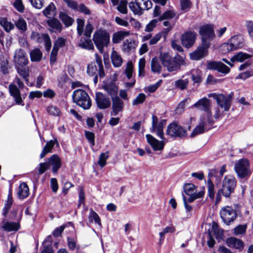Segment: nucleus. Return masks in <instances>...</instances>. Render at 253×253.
I'll return each mask as SVG.
<instances>
[{
    "label": "nucleus",
    "mask_w": 253,
    "mask_h": 253,
    "mask_svg": "<svg viewBox=\"0 0 253 253\" xmlns=\"http://www.w3.org/2000/svg\"><path fill=\"white\" fill-rule=\"evenodd\" d=\"M236 185V180L232 175L225 176L222 182V186L219 188L216 194L215 203L217 204L221 201V196L225 198H229L234 192Z\"/></svg>",
    "instance_id": "nucleus-1"
},
{
    "label": "nucleus",
    "mask_w": 253,
    "mask_h": 253,
    "mask_svg": "<svg viewBox=\"0 0 253 253\" xmlns=\"http://www.w3.org/2000/svg\"><path fill=\"white\" fill-rule=\"evenodd\" d=\"M160 59L162 65L167 68L169 72L176 71L180 69V67L184 64L183 58L178 55L171 57L169 52L161 53Z\"/></svg>",
    "instance_id": "nucleus-2"
},
{
    "label": "nucleus",
    "mask_w": 253,
    "mask_h": 253,
    "mask_svg": "<svg viewBox=\"0 0 253 253\" xmlns=\"http://www.w3.org/2000/svg\"><path fill=\"white\" fill-rule=\"evenodd\" d=\"M92 40L99 52L102 53L104 48L110 43V35L105 30L98 29L94 33Z\"/></svg>",
    "instance_id": "nucleus-3"
},
{
    "label": "nucleus",
    "mask_w": 253,
    "mask_h": 253,
    "mask_svg": "<svg viewBox=\"0 0 253 253\" xmlns=\"http://www.w3.org/2000/svg\"><path fill=\"white\" fill-rule=\"evenodd\" d=\"M73 101L84 109H88L91 106V101L88 94L83 89L75 90L73 93Z\"/></svg>",
    "instance_id": "nucleus-4"
},
{
    "label": "nucleus",
    "mask_w": 253,
    "mask_h": 253,
    "mask_svg": "<svg viewBox=\"0 0 253 253\" xmlns=\"http://www.w3.org/2000/svg\"><path fill=\"white\" fill-rule=\"evenodd\" d=\"M234 169L240 178L248 177L251 174L249 162L246 159L238 161L235 165Z\"/></svg>",
    "instance_id": "nucleus-5"
},
{
    "label": "nucleus",
    "mask_w": 253,
    "mask_h": 253,
    "mask_svg": "<svg viewBox=\"0 0 253 253\" xmlns=\"http://www.w3.org/2000/svg\"><path fill=\"white\" fill-rule=\"evenodd\" d=\"M209 97H212L215 99L218 105L223 109L224 111H228L231 107L232 101V96L231 94L227 95L223 94H216L212 93L208 94Z\"/></svg>",
    "instance_id": "nucleus-6"
},
{
    "label": "nucleus",
    "mask_w": 253,
    "mask_h": 253,
    "mask_svg": "<svg viewBox=\"0 0 253 253\" xmlns=\"http://www.w3.org/2000/svg\"><path fill=\"white\" fill-rule=\"evenodd\" d=\"M199 34L202 36V42L208 43L211 45V41L215 38L214 26L212 24H207L200 28Z\"/></svg>",
    "instance_id": "nucleus-7"
},
{
    "label": "nucleus",
    "mask_w": 253,
    "mask_h": 253,
    "mask_svg": "<svg viewBox=\"0 0 253 253\" xmlns=\"http://www.w3.org/2000/svg\"><path fill=\"white\" fill-rule=\"evenodd\" d=\"M166 124V120L159 121L156 115H153L152 116V127L150 128V131L151 132L156 131L157 136L161 139H164L163 128Z\"/></svg>",
    "instance_id": "nucleus-8"
},
{
    "label": "nucleus",
    "mask_w": 253,
    "mask_h": 253,
    "mask_svg": "<svg viewBox=\"0 0 253 253\" xmlns=\"http://www.w3.org/2000/svg\"><path fill=\"white\" fill-rule=\"evenodd\" d=\"M220 214L223 222L226 225H229L237 217L236 211L230 206H226L222 208Z\"/></svg>",
    "instance_id": "nucleus-9"
},
{
    "label": "nucleus",
    "mask_w": 253,
    "mask_h": 253,
    "mask_svg": "<svg viewBox=\"0 0 253 253\" xmlns=\"http://www.w3.org/2000/svg\"><path fill=\"white\" fill-rule=\"evenodd\" d=\"M167 134L175 137H182L187 135L186 129L175 122L168 126Z\"/></svg>",
    "instance_id": "nucleus-10"
},
{
    "label": "nucleus",
    "mask_w": 253,
    "mask_h": 253,
    "mask_svg": "<svg viewBox=\"0 0 253 253\" xmlns=\"http://www.w3.org/2000/svg\"><path fill=\"white\" fill-rule=\"evenodd\" d=\"M211 106V100L206 97H203L197 101L193 105V107L198 110L203 111L206 113L207 114L208 118H212Z\"/></svg>",
    "instance_id": "nucleus-11"
},
{
    "label": "nucleus",
    "mask_w": 253,
    "mask_h": 253,
    "mask_svg": "<svg viewBox=\"0 0 253 253\" xmlns=\"http://www.w3.org/2000/svg\"><path fill=\"white\" fill-rule=\"evenodd\" d=\"M31 40L38 43L44 42L46 50H50L51 47V41L49 35L47 34H41L38 32H33L31 35Z\"/></svg>",
    "instance_id": "nucleus-12"
},
{
    "label": "nucleus",
    "mask_w": 253,
    "mask_h": 253,
    "mask_svg": "<svg viewBox=\"0 0 253 253\" xmlns=\"http://www.w3.org/2000/svg\"><path fill=\"white\" fill-rule=\"evenodd\" d=\"M212 118L201 117L200 118V122L193 130L192 134H198L203 133L211 129L212 125L213 123Z\"/></svg>",
    "instance_id": "nucleus-13"
},
{
    "label": "nucleus",
    "mask_w": 253,
    "mask_h": 253,
    "mask_svg": "<svg viewBox=\"0 0 253 253\" xmlns=\"http://www.w3.org/2000/svg\"><path fill=\"white\" fill-rule=\"evenodd\" d=\"M211 45L206 42H202L197 49L190 53V57L192 60H198L206 56L208 54V49Z\"/></svg>",
    "instance_id": "nucleus-14"
},
{
    "label": "nucleus",
    "mask_w": 253,
    "mask_h": 253,
    "mask_svg": "<svg viewBox=\"0 0 253 253\" xmlns=\"http://www.w3.org/2000/svg\"><path fill=\"white\" fill-rule=\"evenodd\" d=\"M95 100L97 107L100 109H105L111 106L110 98L101 92L96 93Z\"/></svg>",
    "instance_id": "nucleus-15"
},
{
    "label": "nucleus",
    "mask_w": 253,
    "mask_h": 253,
    "mask_svg": "<svg viewBox=\"0 0 253 253\" xmlns=\"http://www.w3.org/2000/svg\"><path fill=\"white\" fill-rule=\"evenodd\" d=\"M14 62L15 66L27 65L28 64L29 60L26 53L23 49L19 48L15 51Z\"/></svg>",
    "instance_id": "nucleus-16"
},
{
    "label": "nucleus",
    "mask_w": 253,
    "mask_h": 253,
    "mask_svg": "<svg viewBox=\"0 0 253 253\" xmlns=\"http://www.w3.org/2000/svg\"><path fill=\"white\" fill-rule=\"evenodd\" d=\"M207 69L217 71L223 75H226L230 71V68L221 62L211 61L207 64Z\"/></svg>",
    "instance_id": "nucleus-17"
},
{
    "label": "nucleus",
    "mask_w": 253,
    "mask_h": 253,
    "mask_svg": "<svg viewBox=\"0 0 253 253\" xmlns=\"http://www.w3.org/2000/svg\"><path fill=\"white\" fill-rule=\"evenodd\" d=\"M112 111L110 114L111 116H116L120 112L123 111L124 107V103L119 96H112Z\"/></svg>",
    "instance_id": "nucleus-18"
},
{
    "label": "nucleus",
    "mask_w": 253,
    "mask_h": 253,
    "mask_svg": "<svg viewBox=\"0 0 253 253\" xmlns=\"http://www.w3.org/2000/svg\"><path fill=\"white\" fill-rule=\"evenodd\" d=\"M196 34L194 32L188 31L183 34L181 38L182 45L186 48L191 47L195 42Z\"/></svg>",
    "instance_id": "nucleus-19"
},
{
    "label": "nucleus",
    "mask_w": 253,
    "mask_h": 253,
    "mask_svg": "<svg viewBox=\"0 0 253 253\" xmlns=\"http://www.w3.org/2000/svg\"><path fill=\"white\" fill-rule=\"evenodd\" d=\"M146 137L148 143L154 151H160L164 149L165 143L156 139L151 134H147Z\"/></svg>",
    "instance_id": "nucleus-20"
},
{
    "label": "nucleus",
    "mask_w": 253,
    "mask_h": 253,
    "mask_svg": "<svg viewBox=\"0 0 253 253\" xmlns=\"http://www.w3.org/2000/svg\"><path fill=\"white\" fill-rule=\"evenodd\" d=\"M8 89L11 96L13 97L17 104H21L23 102L19 89L16 84H11L9 85Z\"/></svg>",
    "instance_id": "nucleus-21"
},
{
    "label": "nucleus",
    "mask_w": 253,
    "mask_h": 253,
    "mask_svg": "<svg viewBox=\"0 0 253 253\" xmlns=\"http://www.w3.org/2000/svg\"><path fill=\"white\" fill-rule=\"evenodd\" d=\"M226 245L230 248H233L241 251L244 246V242L235 237H230L226 239Z\"/></svg>",
    "instance_id": "nucleus-22"
},
{
    "label": "nucleus",
    "mask_w": 253,
    "mask_h": 253,
    "mask_svg": "<svg viewBox=\"0 0 253 253\" xmlns=\"http://www.w3.org/2000/svg\"><path fill=\"white\" fill-rule=\"evenodd\" d=\"M0 227L6 232L16 231L19 229L20 224L17 222H9L4 220L2 221Z\"/></svg>",
    "instance_id": "nucleus-23"
},
{
    "label": "nucleus",
    "mask_w": 253,
    "mask_h": 253,
    "mask_svg": "<svg viewBox=\"0 0 253 253\" xmlns=\"http://www.w3.org/2000/svg\"><path fill=\"white\" fill-rule=\"evenodd\" d=\"M49 166L52 167V172L53 173L56 174L58 169L61 166V162L59 157L56 155H53L51 156L47 163Z\"/></svg>",
    "instance_id": "nucleus-24"
},
{
    "label": "nucleus",
    "mask_w": 253,
    "mask_h": 253,
    "mask_svg": "<svg viewBox=\"0 0 253 253\" xmlns=\"http://www.w3.org/2000/svg\"><path fill=\"white\" fill-rule=\"evenodd\" d=\"M189 76V73H187L183 75L181 79L175 81V86L182 90L186 89L189 82V77H187Z\"/></svg>",
    "instance_id": "nucleus-25"
},
{
    "label": "nucleus",
    "mask_w": 253,
    "mask_h": 253,
    "mask_svg": "<svg viewBox=\"0 0 253 253\" xmlns=\"http://www.w3.org/2000/svg\"><path fill=\"white\" fill-rule=\"evenodd\" d=\"M55 144H56L57 145H59L58 142L56 138H55L54 140H51L49 141H47L40 154V158L42 159L47 153H51V150Z\"/></svg>",
    "instance_id": "nucleus-26"
},
{
    "label": "nucleus",
    "mask_w": 253,
    "mask_h": 253,
    "mask_svg": "<svg viewBox=\"0 0 253 253\" xmlns=\"http://www.w3.org/2000/svg\"><path fill=\"white\" fill-rule=\"evenodd\" d=\"M29 194V189L26 183H21L18 189L17 195L20 199H24L27 198Z\"/></svg>",
    "instance_id": "nucleus-27"
},
{
    "label": "nucleus",
    "mask_w": 253,
    "mask_h": 253,
    "mask_svg": "<svg viewBox=\"0 0 253 253\" xmlns=\"http://www.w3.org/2000/svg\"><path fill=\"white\" fill-rule=\"evenodd\" d=\"M79 46L84 49L91 50L94 49V45L90 38L82 37L79 42Z\"/></svg>",
    "instance_id": "nucleus-28"
},
{
    "label": "nucleus",
    "mask_w": 253,
    "mask_h": 253,
    "mask_svg": "<svg viewBox=\"0 0 253 253\" xmlns=\"http://www.w3.org/2000/svg\"><path fill=\"white\" fill-rule=\"evenodd\" d=\"M228 41L234 50H236L243 45V39L240 36H234L231 37Z\"/></svg>",
    "instance_id": "nucleus-29"
},
{
    "label": "nucleus",
    "mask_w": 253,
    "mask_h": 253,
    "mask_svg": "<svg viewBox=\"0 0 253 253\" xmlns=\"http://www.w3.org/2000/svg\"><path fill=\"white\" fill-rule=\"evenodd\" d=\"M129 35V32L128 31H121L116 32L113 35V42L114 43H119Z\"/></svg>",
    "instance_id": "nucleus-30"
},
{
    "label": "nucleus",
    "mask_w": 253,
    "mask_h": 253,
    "mask_svg": "<svg viewBox=\"0 0 253 253\" xmlns=\"http://www.w3.org/2000/svg\"><path fill=\"white\" fill-rule=\"evenodd\" d=\"M30 56L32 62H39L42 57V53L39 48H36L30 51Z\"/></svg>",
    "instance_id": "nucleus-31"
},
{
    "label": "nucleus",
    "mask_w": 253,
    "mask_h": 253,
    "mask_svg": "<svg viewBox=\"0 0 253 253\" xmlns=\"http://www.w3.org/2000/svg\"><path fill=\"white\" fill-rule=\"evenodd\" d=\"M190 74L189 78L191 77L194 83L200 84L202 81V72L198 69H193Z\"/></svg>",
    "instance_id": "nucleus-32"
},
{
    "label": "nucleus",
    "mask_w": 253,
    "mask_h": 253,
    "mask_svg": "<svg viewBox=\"0 0 253 253\" xmlns=\"http://www.w3.org/2000/svg\"><path fill=\"white\" fill-rule=\"evenodd\" d=\"M26 65H19L15 66V68L17 73L23 77L25 80H28V77L29 74V69L28 67H26Z\"/></svg>",
    "instance_id": "nucleus-33"
},
{
    "label": "nucleus",
    "mask_w": 253,
    "mask_h": 253,
    "mask_svg": "<svg viewBox=\"0 0 253 253\" xmlns=\"http://www.w3.org/2000/svg\"><path fill=\"white\" fill-rule=\"evenodd\" d=\"M55 9L54 4L51 2L43 11V14L48 18H53L55 15Z\"/></svg>",
    "instance_id": "nucleus-34"
},
{
    "label": "nucleus",
    "mask_w": 253,
    "mask_h": 253,
    "mask_svg": "<svg viewBox=\"0 0 253 253\" xmlns=\"http://www.w3.org/2000/svg\"><path fill=\"white\" fill-rule=\"evenodd\" d=\"M135 47V42L131 39H126L123 44V50L125 52H130Z\"/></svg>",
    "instance_id": "nucleus-35"
},
{
    "label": "nucleus",
    "mask_w": 253,
    "mask_h": 253,
    "mask_svg": "<svg viewBox=\"0 0 253 253\" xmlns=\"http://www.w3.org/2000/svg\"><path fill=\"white\" fill-rule=\"evenodd\" d=\"M103 88L111 96V97L112 96H118V87L115 84H106L104 86Z\"/></svg>",
    "instance_id": "nucleus-36"
},
{
    "label": "nucleus",
    "mask_w": 253,
    "mask_h": 253,
    "mask_svg": "<svg viewBox=\"0 0 253 253\" xmlns=\"http://www.w3.org/2000/svg\"><path fill=\"white\" fill-rule=\"evenodd\" d=\"M111 57L112 63L115 67L121 66L122 63V59L116 51L113 50L112 52Z\"/></svg>",
    "instance_id": "nucleus-37"
},
{
    "label": "nucleus",
    "mask_w": 253,
    "mask_h": 253,
    "mask_svg": "<svg viewBox=\"0 0 253 253\" xmlns=\"http://www.w3.org/2000/svg\"><path fill=\"white\" fill-rule=\"evenodd\" d=\"M48 25L51 28L55 29L58 31H61L62 26L59 21L56 19L51 18L46 21Z\"/></svg>",
    "instance_id": "nucleus-38"
},
{
    "label": "nucleus",
    "mask_w": 253,
    "mask_h": 253,
    "mask_svg": "<svg viewBox=\"0 0 253 253\" xmlns=\"http://www.w3.org/2000/svg\"><path fill=\"white\" fill-rule=\"evenodd\" d=\"M59 18L66 27L71 26L74 22V19L64 12L60 13Z\"/></svg>",
    "instance_id": "nucleus-39"
},
{
    "label": "nucleus",
    "mask_w": 253,
    "mask_h": 253,
    "mask_svg": "<svg viewBox=\"0 0 253 253\" xmlns=\"http://www.w3.org/2000/svg\"><path fill=\"white\" fill-rule=\"evenodd\" d=\"M15 25L21 33L25 32L27 30L26 21L22 18H19L15 22Z\"/></svg>",
    "instance_id": "nucleus-40"
},
{
    "label": "nucleus",
    "mask_w": 253,
    "mask_h": 253,
    "mask_svg": "<svg viewBox=\"0 0 253 253\" xmlns=\"http://www.w3.org/2000/svg\"><path fill=\"white\" fill-rule=\"evenodd\" d=\"M88 219L90 222L92 223L94 221L95 223L98 224L100 226H101V220L99 215L92 209L90 210Z\"/></svg>",
    "instance_id": "nucleus-41"
},
{
    "label": "nucleus",
    "mask_w": 253,
    "mask_h": 253,
    "mask_svg": "<svg viewBox=\"0 0 253 253\" xmlns=\"http://www.w3.org/2000/svg\"><path fill=\"white\" fill-rule=\"evenodd\" d=\"M252 56L250 55V54L242 52H240L236 54L235 55H234L231 58V60L232 62L235 61L238 62H243L245 59H249Z\"/></svg>",
    "instance_id": "nucleus-42"
},
{
    "label": "nucleus",
    "mask_w": 253,
    "mask_h": 253,
    "mask_svg": "<svg viewBox=\"0 0 253 253\" xmlns=\"http://www.w3.org/2000/svg\"><path fill=\"white\" fill-rule=\"evenodd\" d=\"M140 7L142 11L144 10H148L152 6V3L150 0H135Z\"/></svg>",
    "instance_id": "nucleus-43"
},
{
    "label": "nucleus",
    "mask_w": 253,
    "mask_h": 253,
    "mask_svg": "<svg viewBox=\"0 0 253 253\" xmlns=\"http://www.w3.org/2000/svg\"><path fill=\"white\" fill-rule=\"evenodd\" d=\"M183 188L185 194L187 195H195L197 193L196 186L193 184L186 183L184 184Z\"/></svg>",
    "instance_id": "nucleus-44"
},
{
    "label": "nucleus",
    "mask_w": 253,
    "mask_h": 253,
    "mask_svg": "<svg viewBox=\"0 0 253 253\" xmlns=\"http://www.w3.org/2000/svg\"><path fill=\"white\" fill-rule=\"evenodd\" d=\"M0 25L8 32L13 29L14 27V25L8 21L5 18H0Z\"/></svg>",
    "instance_id": "nucleus-45"
},
{
    "label": "nucleus",
    "mask_w": 253,
    "mask_h": 253,
    "mask_svg": "<svg viewBox=\"0 0 253 253\" xmlns=\"http://www.w3.org/2000/svg\"><path fill=\"white\" fill-rule=\"evenodd\" d=\"M151 66L152 72L158 73L161 72V66L160 64L158 58L154 57L152 58Z\"/></svg>",
    "instance_id": "nucleus-46"
},
{
    "label": "nucleus",
    "mask_w": 253,
    "mask_h": 253,
    "mask_svg": "<svg viewBox=\"0 0 253 253\" xmlns=\"http://www.w3.org/2000/svg\"><path fill=\"white\" fill-rule=\"evenodd\" d=\"M13 203V200L11 194H9L7 197V200L5 204V206L3 209V214L6 216L9 210L11 208V205Z\"/></svg>",
    "instance_id": "nucleus-47"
},
{
    "label": "nucleus",
    "mask_w": 253,
    "mask_h": 253,
    "mask_svg": "<svg viewBox=\"0 0 253 253\" xmlns=\"http://www.w3.org/2000/svg\"><path fill=\"white\" fill-rule=\"evenodd\" d=\"M109 152L108 151L105 153H102L100 154L99 160L98 161V164L101 167H104L106 164V160L109 158Z\"/></svg>",
    "instance_id": "nucleus-48"
},
{
    "label": "nucleus",
    "mask_w": 253,
    "mask_h": 253,
    "mask_svg": "<svg viewBox=\"0 0 253 253\" xmlns=\"http://www.w3.org/2000/svg\"><path fill=\"white\" fill-rule=\"evenodd\" d=\"M94 29L93 26L90 21H87V24L85 26V30H84L83 34L86 38H90L91 37V33Z\"/></svg>",
    "instance_id": "nucleus-49"
},
{
    "label": "nucleus",
    "mask_w": 253,
    "mask_h": 253,
    "mask_svg": "<svg viewBox=\"0 0 253 253\" xmlns=\"http://www.w3.org/2000/svg\"><path fill=\"white\" fill-rule=\"evenodd\" d=\"M129 7L135 14L141 15L142 11L141 7L136 3V2H131L129 4Z\"/></svg>",
    "instance_id": "nucleus-50"
},
{
    "label": "nucleus",
    "mask_w": 253,
    "mask_h": 253,
    "mask_svg": "<svg viewBox=\"0 0 253 253\" xmlns=\"http://www.w3.org/2000/svg\"><path fill=\"white\" fill-rule=\"evenodd\" d=\"M146 99V95L143 93H139L136 97L132 101L133 106L142 104Z\"/></svg>",
    "instance_id": "nucleus-51"
},
{
    "label": "nucleus",
    "mask_w": 253,
    "mask_h": 253,
    "mask_svg": "<svg viewBox=\"0 0 253 253\" xmlns=\"http://www.w3.org/2000/svg\"><path fill=\"white\" fill-rule=\"evenodd\" d=\"M205 192L204 190H201L197 192V194H195V195H188L189 197L188 199H186L187 203H192L196 199L201 198L203 197L204 195Z\"/></svg>",
    "instance_id": "nucleus-52"
},
{
    "label": "nucleus",
    "mask_w": 253,
    "mask_h": 253,
    "mask_svg": "<svg viewBox=\"0 0 253 253\" xmlns=\"http://www.w3.org/2000/svg\"><path fill=\"white\" fill-rule=\"evenodd\" d=\"M97 71V67L94 62H91L88 64L87 67V73L91 76L96 75Z\"/></svg>",
    "instance_id": "nucleus-53"
},
{
    "label": "nucleus",
    "mask_w": 253,
    "mask_h": 253,
    "mask_svg": "<svg viewBox=\"0 0 253 253\" xmlns=\"http://www.w3.org/2000/svg\"><path fill=\"white\" fill-rule=\"evenodd\" d=\"M66 40L63 38H58L54 43L53 47L54 48L59 50L60 47H62L65 46L66 43Z\"/></svg>",
    "instance_id": "nucleus-54"
},
{
    "label": "nucleus",
    "mask_w": 253,
    "mask_h": 253,
    "mask_svg": "<svg viewBox=\"0 0 253 253\" xmlns=\"http://www.w3.org/2000/svg\"><path fill=\"white\" fill-rule=\"evenodd\" d=\"M0 71L4 74H7L9 73V68L8 62L6 59L2 60L0 63Z\"/></svg>",
    "instance_id": "nucleus-55"
},
{
    "label": "nucleus",
    "mask_w": 253,
    "mask_h": 253,
    "mask_svg": "<svg viewBox=\"0 0 253 253\" xmlns=\"http://www.w3.org/2000/svg\"><path fill=\"white\" fill-rule=\"evenodd\" d=\"M175 13L172 10H168L165 12L159 18V21H162L167 19H171L175 16Z\"/></svg>",
    "instance_id": "nucleus-56"
},
{
    "label": "nucleus",
    "mask_w": 253,
    "mask_h": 253,
    "mask_svg": "<svg viewBox=\"0 0 253 253\" xmlns=\"http://www.w3.org/2000/svg\"><path fill=\"white\" fill-rule=\"evenodd\" d=\"M175 231V228L173 226H168L164 229L163 231L159 233L160 237V240L163 241L164 240L165 235L168 233H173Z\"/></svg>",
    "instance_id": "nucleus-57"
},
{
    "label": "nucleus",
    "mask_w": 253,
    "mask_h": 253,
    "mask_svg": "<svg viewBox=\"0 0 253 253\" xmlns=\"http://www.w3.org/2000/svg\"><path fill=\"white\" fill-rule=\"evenodd\" d=\"M127 2L126 0H121L117 6L118 10L123 14H126L127 11Z\"/></svg>",
    "instance_id": "nucleus-58"
},
{
    "label": "nucleus",
    "mask_w": 253,
    "mask_h": 253,
    "mask_svg": "<svg viewBox=\"0 0 253 253\" xmlns=\"http://www.w3.org/2000/svg\"><path fill=\"white\" fill-rule=\"evenodd\" d=\"M191 2L189 0H181V9L184 12L188 11L191 7Z\"/></svg>",
    "instance_id": "nucleus-59"
},
{
    "label": "nucleus",
    "mask_w": 253,
    "mask_h": 253,
    "mask_svg": "<svg viewBox=\"0 0 253 253\" xmlns=\"http://www.w3.org/2000/svg\"><path fill=\"white\" fill-rule=\"evenodd\" d=\"M77 32L79 36H82L84 33V20L82 19H77Z\"/></svg>",
    "instance_id": "nucleus-60"
},
{
    "label": "nucleus",
    "mask_w": 253,
    "mask_h": 253,
    "mask_svg": "<svg viewBox=\"0 0 253 253\" xmlns=\"http://www.w3.org/2000/svg\"><path fill=\"white\" fill-rule=\"evenodd\" d=\"M47 111L50 115L55 116H59L60 113V109L58 107L52 105L49 106Z\"/></svg>",
    "instance_id": "nucleus-61"
},
{
    "label": "nucleus",
    "mask_w": 253,
    "mask_h": 253,
    "mask_svg": "<svg viewBox=\"0 0 253 253\" xmlns=\"http://www.w3.org/2000/svg\"><path fill=\"white\" fill-rule=\"evenodd\" d=\"M246 225H240L234 228V234L236 235L244 234L246 231Z\"/></svg>",
    "instance_id": "nucleus-62"
},
{
    "label": "nucleus",
    "mask_w": 253,
    "mask_h": 253,
    "mask_svg": "<svg viewBox=\"0 0 253 253\" xmlns=\"http://www.w3.org/2000/svg\"><path fill=\"white\" fill-rule=\"evenodd\" d=\"M158 20L157 19H153L151 20L146 26L145 31L146 32H151L156 26Z\"/></svg>",
    "instance_id": "nucleus-63"
},
{
    "label": "nucleus",
    "mask_w": 253,
    "mask_h": 253,
    "mask_svg": "<svg viewBox=\"0 0 253 253\" xmlns=\"http://www.w3.org/2000/svg\"><path fill=\"white\" fill-rule=\"evenodd\" d=\"M221 49L224 53L234 50L228 41L227 42L224 43L221 45Z\"/></svg>",
    "instance_id": "nucleus-64"
}]
</instances>
